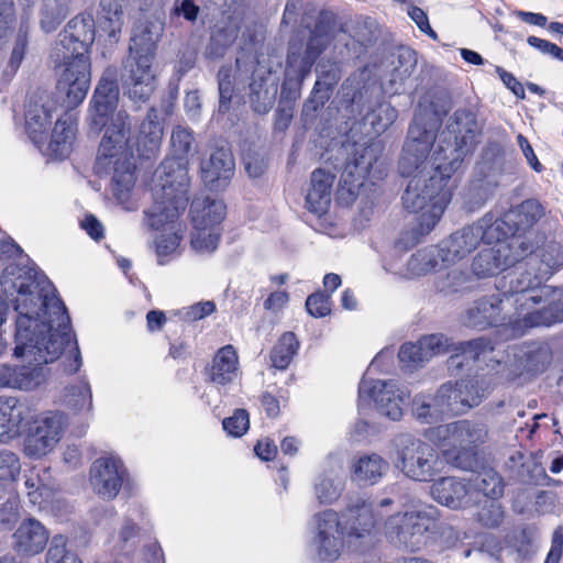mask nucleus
Wrapping results in <instances>:
<instances>
[{"mask_svg": "<svg viewBox=\"0 0 563 563\" xmlns=\"http://www.w3.org/2000/svg\"><path fill=\"white\" fill-rule=\"evenodd\" d=\"M487 395V387L477 379H462L443 384L433 396V406L443 415H461L478 406Z\"/></svg>", "mask_w": 563, "mask_h": 563, "instance_id": "nucleus-10", "label": "nucleus"}, {"mask_svg": "<svg viewBox=\"0 0 563 563\" xmlns=\"http://www.w3.org/2000/svg\"><path fill=\"white\" fill-rule=\"evenodd\" d=\"M544 214V207L538 200L528 199L511 210L507 218L516 224L517 230H526L534 225Z\"/></svg>", "mask_w": 563, "mask_h": 563, "instance_id": "nucleus-34", "label": "nucleus"}, {"mask_svg": "<svg viewBox=\"0 0 563 563\" xmlns=\"http://www.w3.org/2000/svg\"><path fill=\"white\" fill-rule=\"evenodd\" d=\"M439 258V251L435 254L433 250H421L408 261V272L411 276H420L437 271Z\"/></svg>", "mask_w": 563, "mask_h": 563, "instance_id": "nucleus-43", "label": "nucleus"}, {"mask_svg": "<svg viewBox=\"0 0 563 563\" xmlns=\"http://www.w3.org/2000/svg\"><path fill=\"white\" fill-rule=\"evenodd\" d=\"M334 176L323 169H316L310 177V187L306 196L307 209L318 216L327 212L331 202V188Z\"/></svg>", "mask_w": 563, "mask_h": 563, "instance_id": "nucleus-29", "label": "nucleus"}, {"mask_svg": "<svg viewBox=\"0 0 563 563\" xmlns=\"http://www.w3.org/2000/svg\"><path fill=\"white\" fill-rule=\"evenodd\" d=\"M26 45H27L26 37L22 34H20L15 41L14 47L12 49L11 58H10V64L13 67H19V65L21 64V62L24 57Z\"/></svg>", "mask_w": 563, "mask_h": 563, "instance_id": "nucleus-63", "label": "nucleus"}, {"mask_svg": "<svg viewBox=\"0 0 563 563\" xmlns=\"http://www.w3.org/2000/svg\"><path fill=\"white\" fill-rule=\"evenodd\" d=\"M64 534H55L45 553V563H84L79 555L67 547Z\"/></svg>", "mask_w": 563, "mask_h": 563, "instance_id": "nucleus-38", "label": "nucleus"}, {"mask_svg": "<svg viewBox=\"0 0 563 563\" xmlns=\"http://www.w3.org/2000/svg\"><path fill=\"white\" fill-rule=\"evenodd\" d=\"M92 41V32L80 40L77 35L66 31L55 48L57 54H62L64 58L57 81V92L67 109L80 104L89 90L91 74L87 53L88 45Z\"/></svg>", "mask_w": 563, "mask_h": 563, "instance_id": "nucleus-6", "label": "nucleus"}, {"mask_svg": "<svg viewBox=\"0 0 563 563\" xmlns=\"http://www.w3.org/2000/svg\"><path fill=\"white\" fill-rule=\"evenodd\" d=\"M398 357L407 367L417 366L426 362L419 341L417 343L402 344Z\"/></svg>", "mask_w": 563, "mask_h": 563, "instance_id": "nucleus-52", "label": "nucleus"}, {"mask_svg": "<svg viewBox=\"0 0 563 563\" xmlns=\"http://www.w3.org/2000/svg\"><path fill=\"white\" fill-rule=\"evenodd\" d=\"M20 471L19 457L11 451L0 450V484L12 483L20 474Z\"/></svg>", "mask_w": 563, "mask_h": 563, "instance_id": "nucleus-47", "label": "nucleus"}, {"mask_svg": "<svg viewBox=\"0 0 563 563\" xmlns=\"http://www.w3.org/2000/svg\"><path fill=\"white\" fill-rule=\"evenodd\" d=\"M434 500L446 507L457 509L466 507L472 498L467 484L456 477H443L431 487Z\"/></svg>", "mask_w": 563, "mask_h": 563, "instance_id": "nucleus-26", "label": "nucleus"}, {"mask_svg": "<svg viewBox=\"0 0 563 563\" xmlns=\"http://www.w3.org/2000/svg\"><path fill=\"white\" fill-rule=\"evenodd\" d=\"M493 165L499 167V159H496L493 164L487 161L478 163L476 166L478 177L473 179L464 189V203L470 210L482 207L487 200L490 188L495 185V176L498 173Z\"/></svg>", "mask_w": 563, "mask_h": 563, "instance_id": "nucleus-24", "label": "nucleus"}, {"mask_svg": "<svg viewBox=\"0 0 563 563\" xmlns=\"http://www.w3.org/2000/svg\"><path fill=\"white\" fill-rule=\"evenodd\" d=\"M465 118V133L460 128H454L453 132L456 134L454 143L446 142L445 146L438 145L431 157H429L433 141L435 139L437 121L432 120L424 126L420 114H416L413 124L409 128V139L405 145L404 153L399 162V172L404 177L412 178H429L435 174V166L438 163H449L452 158L450 150L462 148L464 155L468 152L473 143L474 135L473 126L475 125L474 118L470 113L456 112L455 118L460 120ZM439 176V173H437Z\"/></svg>", "mask_w": 563, "mask_h": 563, "instance_id": "nucleus-2", "label": "nucleus"}, {"mask_svg": "<svg viewBox=\"0 0 563 563\" xmlns=\"http://www.w3.org/2000/svg\"><path fill=\"white\" fill-rule=\"evenodd\" d=\"M342 518L347 544L368 537L376 525L372 506L361 498L349 505Z\"/></svg>", "mask_w": 563, "mask_h": 563, "instance_id": "nucleus-21", "label": "nucleus"}, {"mask_svg": "<svg viewBox=\"0 0 563 563\" xmlns=\"http://www.w3.org/2000/svg\"><path fill=\"white\" fill-rule=\"evenodd\" d=\"M288 301V294L286 291H275L265 300L264 307L268 310L278 311Z\"/></svg>", "mask_w": 563, "mask_h": 563, "instance_id": "nucleus-64", "label": "nucleus"}, {"mask_svg": "<svg viewBox=\"0 0 563 563\" xmlns=\"http://www.w3.org/2000/svg\"><path fill=\"white\" fill-rule=\"evenodd\" d=\"M13 14V0H0V31L8 32Z\"/></svg>", "mask_w": 563, "mask_h": 563, "instance_id": "nucleus-61", "label": "nucleus"}, {"mask_svg": "<svg viewBox=\"0 0 563 563\" xmlns=\"http://www.w3.org/2000/svg\"><path fill=\"white\" fill-rule=\"evenodd\" d=\"M552 309L554 312L527 311L521 319L510 306V300H506L501 294H498L476 300L466 311L465 322L468 327L484 329L507 321L514 335H522L530 328L551 325L563 321V307L555 306Z\"/></svg>", "mask_w": 563, "mask_h": 563, "instance_id": "nucleus-7", "label": "nucleus"}, {"mask_svg": "<svg viewBox=\"0 0 563 563\" xmlns=\"http://www.w3.org/2000/svg\"><path fill=\"white\" fill-rule=\"evenodd\" d=\"M343 489L341 478L332 475L323 476L316 484V495L320 503L331 504L335 501Z\"/></svg>", "mask_w": 563, "mask_h": 563, "instance_id": "nucleus-44", "label": "nucleus"}, {"mask_svg": "<svg viewBox=\"0 0 563 563\" xmlns=\"http://www.w3.org/2000/svg\"><path fill=\"white\" fill-rule=\"evenodd\" d=\"M479 521L487 527H497L504 519V511L496 499L485 500L478 512Z\"/></svg>", "mask_w": 563, "mask_h": 563, "instance_id": "nucleus-51", "label": "nucleus"}, {"mask_svg": "<svg viewBox=\"0 0 563 563\" xmlns=\"http://www.w3.org/2000/svg\"><path fill=\"white\" fill-rule=\"evenodd\" d=\"M426 361L451 351V342L443 334H431L419 340Z\"/></svg>", "mask_w": 563, "mask_h": 563, "instance_id": "nucleus-46", "label": "nucleus"}, {"mask_svg": "<svg viewBox=\"0 0 563 563\" xmlns=\"http://www.w3.org/2000/svg\"><path fill=\"white\" fill-rule=\"evenodd\" d=\"M48 542L49 531L35 518L22 519L11 534V549L22 560L40 555Z\"/></svg>", "mask_w": 563, "mask_h": 563, "instance_id": "nucleus-17", "label": "nucleus"}, {"mask_svg": "<svg viewBox=\"0 0 563 563\" xmlns=\"http://www.w3.org/2000/svg\"><path fill=\"white\" fill-rule=\"evenodd\" d=\"M22 421L21 410L12 397H0V438L15 431Z\"/></svg>", "mask_w": 563, "mask_h": 563, "instance_id": "nucleus-41", "label": "nucleus"}, {"mask_svg": "<svg viewBox=\"0 0 563 563\" xmlns=\"http://www.w3.org/2000/svg\"><path fill=\"white\" fill-rule=\"evenodd\" d=\"M124 467L115 457H101L93 462L90 468V483L97 495L109 500L121 489Z\"/></svg>", "mask_w": 563, "mask_h": 563, "instance_id": "nucleus-20", "label": "nucleus"}, {"mask_svg": "<svg viewBox=\"0 0 563 563\" xmlns=\"http://www.w3.org/2000/svg\"><path fill=\"white\" fill-rule=\"evenodd\" d=\"M163 126L154 111L147 113L142 121L137 135V147L142 154L154 153L161 145Z\"/></svg>", "mask_w": 563, "mask_h": 563, "instance_id": "nucleus-32", "label": "nucleus"}, {"mask_svg": "<svg viewBox=\"0 0 563 563\" xmlns=\"http://www.w3.org/2000/svg\"><path fill=\"white\" fill-rule=\"evenodd\" d=\"M254 451L260 459L264 461H271L275 457L277 453V446L274 444L273 441L264 439L257 442Z\"/></svg>", "mask_w": 563, "mask_h": 563, "instance_id": "nucleus-60", "label": "nucleus"}, {"mask_svg": "<svg viewBox=\"0 0 563 563\" xmlns=\"http://www.w3.org/2000/svg\"><path fill=\"white\" fill-rule=\"evenodd\" d=\"M156 203L147 213V223L153 229H161L165 224L168 227V232H164L156 241V253L158 257L167 256L176 251L179 245L181 236L175 230L174 219L184 209H179L173 218L169 213L173 212V200L167 198L163 192L155 191Z\"/></svg>", "mask_w": 563, "mask_h": 563, "instance_id": "nucleus-18", "label": "nucleus"}, {"mask_svg": "<svg viewBox=\"0 0 563 563\" xmlns=\"http://www.w3.org/2000/svg\"><path fill=\"white\" fill-rule=\"evenodd\" d=\"M486 437V427L471 420L439 424L427 431V438L440 445L445 453L450 450L468 451L483 443Z\"/></svg>", "mask_w": 563, "mask_h": 563, "instance_id": "nucleus-11", "label": "nucleus"}, {"mask_svg": "<svg viewBox=\"0 0 563 563\" xmlns=\"http://www.w3.org/2000/svg\"><path fill=\"white\" fill-rule=\"evenodd\" d=\"M52 120V107L48 104H31L25 114V124L31 137L37 142L41 134L49 125Z\"/></svg>", "mask_w": 563, "mask_h": 563, "instance_id": "nucleus-37", "label": "nucleus"}, {"mask_svg": "<svg viewBox=\"0 0 563 563\" xmlns=\"http://www.w3.org/2000/svg\"><path fill=\"white\" fill-rule=\"evenodd\" d=\"M438 511L427 506L420 510L398 512L390 516L385 522V532L399 543L415 545V538L435 529Z\"/></svg>", "mask_w": 563, "mask_h": 563, "instance_id": "nucleus-13", "label": "nucleus"}, {"mask_svg": "<svg viewBox=\"0 0 563 563\" xmlns=\"http://www.w3.org/2000/svg\"><path fill=\"white\" fill-rule=\"evenodd\" d=\"M316 70H317L318 77H319L317 84L322 82L327 86H332V85H335L340 78L338 67L334 64L328 65V64L320 63V64H318Z\"/></svg>", "mask_w": 563, "mask_h": 563, "instance_id": "nucleus-57", "label": "nucleus"}, {"mask_svg": "<svg viewBox=\"0 0 563 563\" xmlns=\"http://www.w3.org/2000/svg\"><path fill=\"white\" fill-rule=\"evenodd\" d=\"M129 133V115L123 111L113 114L110 124L106 128L97 157L99 170L113 173L112 190L122 203L128 201L135 183Z\"/></svg>", "mask_w": 563, "mask_h": 563, "instance_id": "nucleus-5", "label": "nucleus"}, {"mask_svg": "<svg viewBox=\"0 0 563 563\" xmlns=\"http://www.w3.org/2000/svg\"><path fill=\"white\" fill-rule=\"evenodd\" d=\"M360 406L374 401L378 412L397 421L402 416L405 393L393 382H364L358 391Z\"/></svg>", "mask_w": 563, "mask_h": 563, "instance_id": "nucleus-14", "label": "nucleus"}, {"mask_svg": "<svg viewBox=\"0 0 563 563\" xmlns=\"http://www.w3.org/2000/svg\"><path fill=\"white\" fill-rule=\"evenodd\" d=\"M500 229V223L496 221L493 225L484 229L482 224H473L463 228L453 233L445 247L439 250L442 265L448 267L455 264L475 250L484 239H492L494 233Z\"/></svg>", "mask_w": 563, "mask_h": 563, "instance_id": "nucleus-15", "label": "nucleus"}, {"mask_svg": "<svg viewBox=\"0 0 563 563\" xmlns=\"http://www.w3.org/2000/svg\"><path fill=\"white\" fill-rule=\"evenodd\" d=\"M224 431L231 437H242L250 428L249 413L244 409H236L233 415L222 422Z\"/></svg>", "mask_w": 563, "mask_h": 563, "instance_id": "nucleus-49", "label": "nucleus"}, {"mask_svg": "<svg viewBox=\"0 0 563 563\" xmlns=\"http://www.w3.org/2000/svg\"><path fill=\"white\" fill-rule=\"evenodd\" d=\"M457 350L461 352L453 354L449 360L450 368H460L463 362L467 364L471 362L484 363L486 366L494 368V364H499L500 362L495 355V350L490 342L483 338L462 343Z\"/></svg>", "mask_w": 563, "mask_h": 563, "instance_id": "nucleus-28", "label": "nucleus"}, {"mask_svg": "<svg viewBox=\"0 0 563 563\" xmlns=\"http://www.w3.org/2000/svg\"><path fill=\"white\" fill-rule=\"evenodd\" d=\"M75 139V130L71 124L65 120H58L55 123L52 139L48 144V152L57 159L67 157L71 150Z\"/></svg>", "mask_w": 563, "mask_h": 563, "instance_id": "nucleus-33", "label": "nucleus"}, {"mask_svg": "<svg viewBox=\"0 0 563 563\" xmlns=\"http://www.w3.org/2000/svg\"><path fill=\"white\" fill-rule=\"evenodd\" d=\"M60 432V416L51 415L38 420L34 431L26 439L25 453L31 456L47 454L58 443Z\"/></svg>", "mask_w": 563, "mask_h": 563, "instance_id": "nucleus-23", "label": "nucleus"}, {"mask_svg": "<svg viewBox=\"0 0 563 563\" xmlns=\"http://www.w3.org/2000/svg\"><path fill=\"white\" fill-rule=\"evenodd\" d=\"M307 311L316 318H321L330 313V299L322 294H312L306 301Z\"/></svg>", "mask_w": 563, "mask_h": 563, "instance_id": "nucleus-53", "label": "nucleus"}, {"mask_svg": "<svg viewBox=\"0 0 563 563\" xmlns=\"http://www.w3.org/2000/svg\"><path fill=\"white\" fill-rule=\"evenodd\" d=\"M388 463L378 454L372 453L353 460L351 465V478L362 484H375L387 472Z\"/></svg>", "mask_w": 563, "mask_h": 563, "instance_id": "nucleus-31", "label": "nucleus"}, {"mask_svg": "<svg viewBox=\"0 0 563 563\" xmlns=\"http://www.w3.org/2000/svg\"><path fill=\"white\" fill-rule=\"evenodd\" d=\"M470 482H472L474 488L481 492L485 497L496 499L503 495L504 486L501 478L492 470L473 475V478H471Z\"/></svg>", "mask_w": 563, "mask_h": 563, "instance_id": "nucleus-40", "label": "nucleus"}, {"mask_svg": "<svg viewBox=\"0 0 563 563\" xmlns=\"http://www.w3.org/2000/svg\"><path fill=\"white\" fill-rule=\"evenodd\" d=\"M311 549L320 561L335 560L346 542L344 525L333 510H324L312 518Z\"/></svg>", "mask_w": 563, "mask_h": 563, "instance_id": "nucleus-12", "label": "nucleus"}, {"mask_svg": "<svg viewBox=\"0 0 563 563\" xmlns=\"http://www.w3.org/2000/svg\"><path fill=\"white\" fill-rule=\"evenodd\" d=\"M63 400L75 415H85L92 410V391L86 382L67 387Z\"/></svg>", "mask_w": 563, "mask_h": 563, "instance_id": "nucleus-35", "label": "nucleus"}, {"mask_svg": "<svg viewBox=\"0 0 563 563\" xmlns=\"http://www.w3.org/2000/svg\"><path fill=\"white\" fill-rule=\"evenodd\" d=\"M453 155L449 163H438L437 174L429 178L409 179L401 197L404 208L410 212L420 213L419 228L421 233H429L442 217L451 201L454 183L452 174L460 167L464 151L449 148Z\"/></svg>", "mask_w": 563, "mask_h": 563, "instance_id": "nucleus-3", "label": "nucleus"}, {"mask_svg": "<svg viewBox=\"0 0 563 563\" xmlns=\"http://www.w3.org/2000/svg\"><path fill=\"white\" fill-rule=\"evenodd\" d=\"M235 163L229 150L218 148L201 165V177L211 190H222L234 175Z\"/></svg>", "mask_w": 563, "mask_h": 563, "instance_id": "nucleus-22", "label": "nucleus"}, {"mask_svg": "<svg viewBox=\"0 0 563 563\" xmlns=\"http://www.w3.org/2000/svg\"><path fill=\"white\" fill-rule=\"evenodd\" d=\"M298 346L299 343L292 332L284 333L272 351L271 358L273 366L278 369L287 368Z\"/></svg>", "mask_w": 563, "mask_h": 563, "instance_id": "nucleus-39", "label": "nucleus"}, {"mask_svg": "<svg viewBox=\"0 0 563 563\" xmlns=\"http://www.w3.org/2000/svg\"><path fill=\"white\" fill-rule=\"evenodd\" d=\"M80 227L87 232V234L93 240H100L103 238L104 229L102 223L92 214H88L80 222Z\"/></svg>", "mask_w": 563, "mask_h": 563, "instance_id": "nucleus-59", "label": "nucleus"}, {"mask_svg": "<svg viewBox=\"0 0 563 563\" xmlns=\"http://www.w3.org/2000/svg\"><path fill=\"white\" fill-rule=\"evenodd\" d=\"M408 15L417 24L418 29L421 32L428 34L433 40L438 38L437 33L432 30V27L429 24V20L426 12L421 8L410 5L408 8Z\"/></svg>", "mask_w": 563, "mask_h": 563, "instance_id": "nucleus-55", "label": "nucleus"}, {"mask_svg": "<svg viewBox=\"0 0 563 563\" xmlns=\"http://www.w3.org/2000/svg\"><path fill=\"white\" fill-rule=\"evenodd\" d=\"M413 415L422 423L437 422L442 413L433 406V396H418L413 401Z\"/></svg>", "mask_w": 563, "mask_h": 563, "instance_id": "nucleus-48", "label": "nucleus"}, {"mask_svg": "<svg viewBox=\"0 0 563 563\" xmlns=\"http://www.w3.org/2000/svg\"><path fill=\"white\" fill-rule=\"evenodd\" d=\"M26 494L33 505L41 506L44 498L48 496V487L42 482L38 474L31 472L25 479Z\"/></svg>", "mask_w": 563, "mask_h": 563, "instance_id": "nucleus-50", "label": "nucleus"}, {"mask_svg": "<svg viewBox=\"0 0 563 563\" xmlns=\"http://www.w3.org/2000/svg\"><path fill=\"white\" fill-rule=\"evenodd\" d=\"M448 267L441 264V272L437 277V287L444 292H454L463 289L468 280V275L461 267Z\"/></svg>", "mask_w": 563, "mask_h": 563, "instance_id": "nucleus-42", "label": "nucleus"}, {"mask_svg": "<svg viewBox=\"0 0 563 563\" xmlns=\"http://www.w3.org/2000/svg\"><path fill=\"white\" fill-rule=\"evenodd\" d=\"M124 4L125 0H101L104 14L100 25L113 41H117V35L121 32L123 25L122 15Z\"/></svg>", "mask_w": 563, "mask_h": 563, "instance_id": "nucleus-36", "label": "nucleus"}, {"mask_svg": "<svg viewBox=\"0 0 563 563\" xmlns=\"http://www.w3.org/2000/svg\"><path fill=\"white\" fill-rule=\"evenodd\" d=\"M395 118L396 112L393 108L389 106H379L371 121L374 132L377 134L383 133L393 123Z\"/></svg>", "mask_w": 563, "mask_h": 563, "instance_id": "nucleus-54", "label": "nucleus"}, {"mask_svg": "<svg viewBox=\"0 0 563 563\" xmlns=\"http://www.w3.org/2000/svg\"><path fill=\"white\" fill-rule=\"evenodd\" d=\"M119 89L115 80L102 78L93 95L90 121L93 129L99 131L107 124L110 113L117 107Z\"/></svg>", "mask_w": 563, "mask_h": 563, "instance_id": "nucleus-25", "label": "nucleus"}, {"mask_svg": "<svg viewBox=\"0 0 563 563\" xmlns=\"http://www.w3.org/2000/svg\"><path fill=\"white\" fill-rule=\"evenodd\" d=\"M558 264L550 254L541 251L532 254L523 265L503 277L499 286L503 289L501 295L506 300H510V306L518 317L523 319L527 311L554 312L553 307H563V302L549 298V288H539L543 280L552 275Z\"/></svg>", "mask_w": 563, "mask_h": 563, "instance_id": "nucleus-4", "label": "nucleus"}, {"mask_svg": "<svg viewBox=\"0 0 563 563\" xmlns=\"http://www.w3.org/2000/svg\"><path fill=\"white\" fill-rule=\"evenodd\" d=\"M239 369V357L232 345L221 347L212 360L208 376L211 383L217 386L230 384L236 376Z\"/></svg>", "mask_w": 563, "mask_h": 563, "instance_id": "nucleus-30", "label": "nucleus"}, {"mask_svg": "<svg viewBox=\"0 0 563 563\" xmlns=\"http://www.w3.org/2000/svg\"><path fill=\"white\" fill-rule=\"evenodd\" d=\"M438 453L427 443L411 438L401 439L397 467L408 478L430 482L442 470Z\"/></svg>", "mask_w": 563, "mask_h": 563, "instance_id": "nucleus-9", "label": "nucleus"}, {"mask_svg": "<svg viewBox=\"0 0 563 563\" xmlns=\"http://www.w3.org/2000/svg\"><path fill=\"white\" fill-rule=\"evenodd\" d=\"M495 70L498 74L501 81L504 82V85L508 89H510L514 92V95H516L520 99H523L526 97L523 86L515 78L512 74L506 71L500 66H496Z\"/></svg>", "mask_w": 563, "mask_h": 563, "instance_id": "nucleus-58", "label": "nucleus"}, {"mask_svg": "<svg viewBox=\"0 0 563 563\" xmlns=\"http://www.w3.org/2000/svg\"><path fill=\"white\" fill-rule=\"evenodd\" d=\"M224 217L225 205L222 200L198 197L191 203L190 218L195 230H216Z\"/></svg>", "mask_w": 563, "mask_h": 563, "instance_id": "nucleus-27", "label": "nucleus"}, {"mask_svg": "<svg viewBox=\"0 0 563 563\" xmlns=\"http://www.w3.org/2000/svg\"><path fill=\"white\" fill-rule=\"evenodd\" d=\"M195 137L192 132L184 126H176L170 136L173 157L166 158L159 166L157 173L161 179L159 191L173 200V212L169 217L176 216L179 209L187 205V189L189 178L187 173V157L191 151Z\"/></svg>", "mask_w": 563, "mask_h": 563, "instance_id": "nucleus-8", "label": "nucleus"}, {"mask_svg": "<svg viewBox=\"0 0 563 563\" xmlns=\"http://www.w3.org/2000/svg\"><path fill=\"white\" fill-rule=\"evenodd\" d=\"M520 245L521 242L517 238L510 241L498 239L494 245L482 249L472 264L474 274L485 278L515 264L520 257L517 252Z\"/></svg>", "mask_w": 563, "mask_h": 563, "instance_id": "nucleus-16", "label": "nucleus"}, {"mask_svg": "<svg viewBox=\"0 0 563 563\" xmlns=\"http://www.w3.org/2000/svg\"><path fill=\"white\" fill-rule=\"evenodd\" d=\"M219 228L216 230L205 229L195 230L191 233V246L199 253H211L218 247Z\"/></svg>", "mask_w": 563, "mask_h": 563, "instance_id": "nucleus-45", "label": "nucleus"}, {"mask_svg": "<svg viewBox=\"0 0 563 563\" xmlns=\"http://www.w3.org/2000/svg\"><path fill=\"white\" fill-rule=\"evenodd\" d=\"M26 286L36 288L30 276L16 274L13 269H9L3 278V287L7 291L13 292L19 287L13 356L29 364L21 367L14 366L15 389L34 390L46 380L45 364L58 360L67 351L71 360L66 369L75 373L81 365V358L77 343L73 340L66 307L57 296L46 295V300L43 302L46 308L45 313L52 309L54 319L41 322L35 320V325L31 329L33 316L27 300L30 299L34 307L36 302H34V290L26 289Z\"/></svg>", "mask_w": 563, "mask_h": 563, "instance_id": "nucleus-1", "label": "nucleus"}, {"mask_svg": "<svg viewBox=\"0 0 563 563\" xmlns=\"http://www.w3.org/2000/svg\"><path fill=\"white\" fill-rule=\"evenodd\" d=\"M154 53L147 49L143 54L132 55L125 68L129 71L126 82L129 96L135 100H146L156 88V76L152 68Z\"/></svg>", "mask_w": 563, "mask_h": 563, "instance_id": "nucleus-19", "label": "nucleus"}, {"mask_svg": "<svg viewBox=\"0 0 563 563\" xmlns=\"http://www.w3.org/2000/svg\"><path fill=\"white\" fill-rule=\"evenodd\" d=\"M219 110L225 112L229 110V103L232 98V88L229 80L219 79Z\"/></svg>", "mask_w": 563, "mask_h": 563, "instance_id": "nucleus-62", "label": "nucleus"}, {"mask_svg": "<svg viewBox=\"0 0 563 563\" xmlns=\"http://www.w3.org/2000/svg\"><path fill=\"white\" fill-rule=\"evenodd\" d=\"M214 303L212 301L198 302L188 307L185 310V318L188 321L200 320L214 311Z\"/></svg>", "mask_w": 563, "mask_h": 563, "instance_id": "nucleus-56", "label": "nucleus"}]
</instances>
